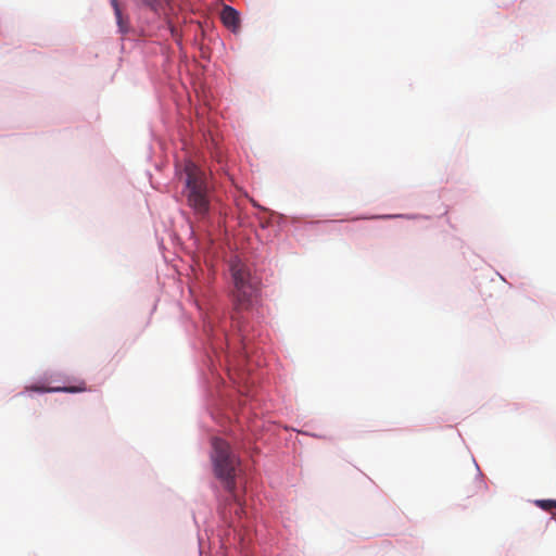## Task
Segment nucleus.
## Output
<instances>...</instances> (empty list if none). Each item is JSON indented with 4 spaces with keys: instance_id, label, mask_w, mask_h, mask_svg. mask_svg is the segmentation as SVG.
<instances>
[{
    "instance_id": "nucleus-1",
    "label": "nucleus",
    "mask_w": 556,
    "mask_h": 556,
    "mask_svg": "<svg viewBox=\"0 0 556 556\" xmlns=\"http://www.w3.org/2000/svg\"><path fill=\"white\" fill-rule=\"evenodd\" d=\"M184 190L187 205L199 220H205L211 212V198L214 188L207 174L191 161L186 162L182 172Z\"/></svg>"
},
{
    "instance_id": "nucleus-2",
    "label": "nucleus",
    "mask_w": 556,
    "mask_h": 556,
    "mask_svg": "<svg viewBox=\"0 0 556 556\" xmlns=\"http://www.w3.org/2000/svg\"><path fill=\"white\" fill-rule=\"evenodd\" d=\"M213 452L212 462L214 467L215 476L223 481L225 489L230 495L233 503L238 505L236 515L239 517L243 514L241 507V500L236 492V475L240 466V460L236 454L231 451L230 445L219 438H214L212 441Z\"/></svg>"
},
{
    "instance_id": "nucleus-3",
    "label": "nucleus",
    "mask_w": 556,
    "mask_h": 556,
    "mask_svg": "<svg viewBox=\"0 0 556 556\" xmlns=\"http://www.w3.org/2000/svg\"><path fill=\"white\" fill-rule=\"evenodd\" d=\"M233 281L232 299L237 312L251 308L257 298L260 279L238 257L230 261Z\"/></svg>"
},
{
    "instance_id": "nucleus-4",
    "label": "nucleus",
    "mask_w": 556,
    "mask_h": 556,
    "mask_svg": "<svg viewBox=\"0 0 556 556\" xmlns=\"http://www.w3.org/2000/svg\"><path fill=\"white\" fill-rule=\"evenodd\" d=\"M25 389H26V391L41 392V393H45V392H48V393H52V392L79 393V392L86 391L87 387H86L85 381H79L76 386H71V387H43V386L33 384V386H27Z\"/></svg>"
},
{
    "instance_id": "nucleus-5",
    "label": "nucleus",
    "mask_w": 556,
    "mask_h": 556,
    "mask_svg": "<svg viewBox=\"0 0 556 556\" xmlns=\"http://www.w3.org/2000/svg\"><path fill=\"white\" fill-rule=\"evenodd\" d=\"M220 18H222L223 24L227 28H229L233 31L239 28V25H240L239 13L232 7L224 5L222 13H220Z\"/></svg>"
},
{
    "instance_id": "nucleus-6",
    "label": "nucleus",
    "mask_w": 556,
    "mask_h": 556,
    "mask_svg": "<svg viewBox=\"0 0 556 556\" xmlns=\"http://www.w3.org/2000/svg\"><path fill=\"white\" fill-rule=\"evenodd\" d=\"M111 4H112V7L114 9V13H115V16H116V21H117V25H118L119 31L123 33V34L127 33V30H128V23L123 17L122 10L119 8L118 1L117 0H111Z\"/></svg>"
},
{
    "instance_id": "nucleus-7",
    "label": "nucleus",
    "mask_w": 556,
    "mask_h": 556,
    "mask_svg": "<svg viewBox=\"0 0 556 556\" xmlns=\"http://www.w3.org/2000/svg\"><path fill=\"white\" fill-rule=\"evenodd\" d=\"M535 504L546 510V511H552L553 509L556 508V501L555 500H540V501H536Z\"/></svg>"
},
{
    "instance_id": "nucleus-8",
    "label": "nucleus",
    "mask_w": 556,
    "mask_h": 556,
    "mask_svg": "<svg viewBox=\"0 0 556 556\" xmlns=\"http://www.w3.org/2000/svg\"><path fill=\"white\" fill-rule=\"evenodd\" d=\"M167 0H141L142 4L149 7L153 11H156Z\"/></svg>"
}]
</instances>
